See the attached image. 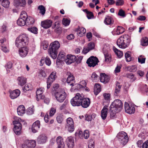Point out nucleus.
I'll use <instances>...</instances> for the list:
<instances>
[{
	"mask_svg": "<svg viewBox=\"0 0 148 148\" xmlns=\"http://www.w3.org/2000/svg\"><path fill=\"white\" fill-rule=\"evenodd\" d=\"M29 41L28 36L25 34H20L15 40V45L20 48L18 52L20 56L22 58L25 57L29 52L28 48L26 47L28 45Z\"/></svg>",
	"mask_w": 148,
	"mask_h": 148,
	"instance_id": "1",
	"label": "nucleus"
},
{
	"mask_svg": "<svg viewBox=\"0 0 148 148\" xmlns=\"http://www.w3.org/2000/svg\"><path fill=\"white\" fill-rule=\"evenodd\" d=\"M71 103L73 106H81L84 108L88 107L90 103V99L88 98H84L79 93H77L75 96L71 100Z\"/></svg>",
	"mask_w": 148,
	"mask_h": 148,
	"instance_id": "2",
	"label": "nucleus"
},
{
	"mask_svg": "<svg viewBox=\"0 0 148 148\" xmlns=\"http://www.w3.org/2000/svg\"><path fill=\"white\" fill-rule=\"evenodd\" d=\"M60 47V44L58 41H55L50 45L48 51L50 57L53 59H55L56 58L58 50Z\"/></svg>",
	"mask_w": 148,
	"mask_h": 148,
	"instance_id": "3",
	"label": "nucleus"
},
{
	"mask_svg": "<svg viewBox=\"0 0 148 148\" xmlns=\"http://www.w3.org/2000/svg\"><path fill=\"white\" fill-rule=\"evenodd\" d=\"M130 42L129 36L127 34H124L121 36L117 40L116 44L120 48L125 49L129 45Z\"/></svg>",
	"mask_w": 148,
	"mask_h": 148,
	"instance_id": "4",
	"label": "nucleus"
},
{
	"mask_svg": "<svg viewBox=\"0 0 148 148\" xmlns=\"http://www.w3.org/2000/svg\"><path fill=\"white\" fill-rule=\"evenodd\" d=\"M55 95L57 100L60 103L63 102L66 97V94L63 90L56 92Z\"/></svg>",
	"mask_w": 148,
	"mask_h": 148,
	"instance_id": "5",
	"label": "nucleus"
},
{
	"mask_svg": "<svg viewBox=\"0 0 148 148\" xmlns=\"http://www.w3.org/2000/svg\"><path fill=\"white\" fill-rule=\"evenodd\" d=\"M65 128L68 131L70 132H73L75 129L74 123L73 119L69 117L66 119V123Z\"/></svg>",
	"mask_w": 148,
	"mask_h": 148,
	"instance_id": "6",
	"label": "nucleus"
},
{
	"mask_svg": "<svg viewBox=\"0 0 148 148\" xmlns=\"http://www.w3.org/2000/svg\"><path fill=\"white\" fill-rule=\"evenodd\" d=\"M110 107L121 111L123 108V103L121 100L117 99L112 102Z\"/></svg>",
	"mask_w": 148,
	"mask_h": 148,
	"instance_id": "7",
	"label": "nucleus"
},
{
	"mask_svg": "<svg viewBox=\"0 0 148 148\" xmlns=\"http://www.w3.org/2000/svg\"><path fill=\"white\" fill-rule=\"evenodd\" d=\"M56 73V71H53L50 74L48 77L47 81V89H49L50 88L52 83L57 78Z\"/></svg>",
	"mask_w": 148,
	"mask_h": 148,
	"instance_id": "8",
	"label": "nucleus"
},
{
	"mask_svg": "<svg viewBox=\"0 0 148 148\" xmlns=\"http://www.w3.org/2000/svg\"><path fill=\"white\" fill-rule=\"evenodd\" d=\"M99 60L96 57L91 56L87 60L86 63L90 67H94L97 64Z\"/></svg>",
	"mask_w": 148,
	"mask_h": 148,
	"instance_id": "9",
	"label": "nucleus"
},
{
	"mask_svg": "<svg viewBox=\"0 0 148 148\" xmlns=\"http://www.w3.org/2000/svg\"><path fill=\"white\" fill-rule=\"evenodd\" d=\"M13 124L14 125L13 130L14 133L17 135H19L21 132V124L20 123L17 121H14L13 122Z\"/></svg>",
	"mask_w": 148,
	"mask_h": 148,
	"instance_id": "10",
	"label": "nucleus"
},
{
	"mask_svg": "<svg viewBox=\"0 0 148 148\" xmlns=\"http://www.w3.org/2000/svg\"><path fill=\"white\" fill-rule=\"evenodd\" d=\"M124 108L126 112L131 114L134 113L135 111L134 107L132 105H130L128 103L125 102Z\"/></svg>",
	"mask_w": 148,
	"mask_h": 148,
	"instance_id": "11",
	"label": "nucleus"
},
{
	"mask_svg": "<svg viewBox=\"0 0 148 148\" xmlns=\"http://www.w3.org/2000/svg\"><path fill=\"white\" fill-rule=\"evenodd\" d=\"M66 75L68 76L66 80L67 83L69 85L73 86L75 82L73 75L69 72H67Z\"/></svg>",
	"mask_w": 148,
	"mask_h": 148,
	"instance_id": "12",
	"label": "nucleus"
},
{
	"mask_svg": "<svg viewBox=\"0 0 148 148\" xmlns=\"http://www.w3.org/2000/svg\"><path fill=\"white\" fill-rule=\"evenodd\" d=\"M40 126L39 121L37 120L32 125V132L34 133L37 132L39 130Z\"/></svg>",
	"mask_w": 148,
	"mask_h": 148,
	"instance_id": "13",
	"label": "nucleus"
},
{
	"mask_svg": "<svg viewBox=\"0 0 148 148\" xmlns=\"http://www.w3.org/2000/svg\"><path fill=\"white\" fill-rule=\"evenodd\" d=\"M103 99L102 104L103 105H107L108 106L109 104L110 94L109 93H104L103 94Z\"/></svg>",
	"mask_w": 148,
	"mask_h": 148,
	"instance_id": "14",
	"label": "nucleus"
},
{
	"mask_svg": "<svg viewBox=\"0 0 148 148\" xmlns=\"http://www.w3.org/2000/svg\"><path fill=\"white\" fill-rule=\"evenodd\" d=\"M66 58L65 60V62L68 64L74 62L76 60V57L74 55H67Z\"/></svg>",
	"mask_w": 148,
	"mask_h": 148,
	"instance_id": "15",
	"label": "nucleus"
},
{
	"mask_svg": "<svg viewBox=\"0 0 148 148\" xmlns=\"http://www.w3.org/2000/svg\"><path fill=\"white\" fill-rule=\"evenodd\" d=\"M66 144L69 148H73L74 145L73 138L72 136L68 137L66 140Z\"/></svg>",
	"mask_w": 148,
	"mask_h": 148,
	"instance_id": "16",
	"label": "nucleus"
},
{
	"mask_svg": "<svg viewBox=\"0 0 148 148\" xmlns=\"http://www.w3.org/2000/svg\"><path fill=\"white\" fill-rule=\"evenodd\" d=\"M52 21L51 20H47L42 21L41 25L42 27L45 29H47L50 27L52 24Z\"/></svg>",
	"mask_w": 148,
	"mask_h": 148,
	"instance_id": "17",
	"label": "nucleus"
},
{
	"mask_svg": "<svg viewBox=\"0 0 148 148\" xmlns=\"http://www.w3.org/2000/svg\"><path fill=\"white\" fill-rule=\"evenodd\" d=\"M58 148H64L65 144L63 138L60 136L58 137L56 139Z\"/></svg>",
	"mask_w": 148,
	"mask_h": 148,
	"instance_id": "18",
	"label": "nucleus"
},
{
	"mask_svg": "<svg viewBox=\"0 0 148 148\" xmlns=\"http://www.w3.org/2000/svg\"><path fill=\"white\" fill-rule=\"evenodd\" d=\"M47 140V137L44 134L40 135L38 137L37 141L39 144H42L45 143Z\"/></svg>",
	"mask_w": 148,
	"mask_h": 148,
	"instance_id": "19",
	"label": "nucleus"
},
{
	"mask_svg": "<svg viewBox=\"0 0 148 148\" xmlns=\"http://www.w3.org/2000/svg\"><path fill=\"white\" fill-rule=\"evenodd\" d=\"M66 57V54L64 52L62 51L60 52L58 56L56 63L60 62H61L64 61H65Z\"/></svg>",
	"mask_w": 148,
	"mask_h": 148,
	"instance_id": "20",
	"label": "nucleus"
},
{
	"mask_svg": "<svg viewBox=\"0 0 148 148\" xmlns=\"http://www.w3.org/2000/svg\"><path fill=\"white\" fill-rule=\"evenodd\" d=\"M125 31V29L123 27L118 26L116 29H114L113 32V34L114 35H119L122 34Z\"/></svg>",
	"mask_w": 148,
	"mask_h": 148,
	"instance_id": "21",
	"label": "nucleus"
},
{
	"mask_svg": "<svg viewBox=\"0 0 148 148\" xmlns=\"http://www.w3.org/2000/svg\"><path fill=\"white\" fill-rule=\"evenodd\" d=\"M20 91L18 89H16L10 92V97L12 99L17 98L20 95Z\"/></svg>",
	"mask_w": 148,
	"mask_h": 148,
	"instance_id": "22",
	"label": "nucleus"
},
{
	"mask_svg": "<svg viewBox=\"0 0 148 148\" xmlns=\"http://www.w3.org/2000/svg\"><path fill=\"white\" fill-rule=\"evenodd\" d=\"M75 31L77 32V34L80 37L82 36L86 33V30L84 27H81L78 26L77 28L76 29Z\"/></svg>",
	"mask_w": 148,
	"mask_h": 148,
	"instance_id": "23",
	"label": "nucleus"
},
{
	"mask_svg": "<svg viewBox=\"0 0 148 148\" xmlns=\"http://www.w3.org/2000/svg\"><path fill=\"white\" fill-rule=\"evenodd\" d=\"M43 91V88H40L37 90L36 98L37 101L39 100V99H44L45 98V95H42Z\"/></svg>",
	"mask_w": 148,
	"mask_h": 148,
	"instance_id": "24",
	"label": "nucleus"
},
{
	"mask_svg": "<svg viewBox=\"0 0 148 148\" xmlns=\"http://www.w3.org/2000/svg\"><path fill=\"white\" fill-rule=\"evenodd\" d=\"M100 79L101 82L104 83H107L110 80L109 77L105 73L100 74Z\"/></svg>",
	"mask_w": 148,
	"mask_h": 148,
	"instance_id": "25",
	"label": "nucleus"
},
{
	"mask_svg": "<svg viewBox=\"0 0 148 148\" xmlns=\"http://www.w3.org/2000/svg\"><path fill=\"white\" fill-rule=\"evenodd\" d=\"M108 106L105 105L101 111V117L103 120L106 119L107 115V111L108 110Z\"/></svg>",
	"mask_w": 148,
	"mask_h": 148,
	"instance_id": "26",
	"label": "nucleus"
},
{
	"mask_svg": "<svg viewBox=\"0 0 148 148\" xmlns=\"http://www.w3.org/2000/svg\"><path fill=\"white\" fill-rule=\"evenodd\" d=\"M105 57V62L108 64L110 63L112 60V57L110 54L106 52H103Z\"/></svg>",
	"mask_w": 148,
	"mask_h": 148,
	"instance_id": "27",
	"label": "nucleus"
},
{
	"mask_svg": "<svg viewBox=\"0 0 148 148\" xmlns=\"http://www.w3.org/2000/svg\"><path fill=\"white\" fill-rule=\"evenodd\" d=\"M26 3L25 0H14V4L16 7L24 6Z\"/></svg>",
	"mask_w": 148,
	"mask_h": 148,
	"instance_id": "28",
	"label": "nucleus"
},
{
	"mask_svg": "<svg viewBox=\"0 0 148 148\" xmlns=\"http://www.w3.org/2000/svg\"><path fill=\"white\" fill-rule=\"evenodd\" d=\"M25 108L23 105L19 106L17 108V112L18 115L22 116L25 113Z\"/></svg>",
	"mask_w": 148,
	"mask_h": 148,
	"instance_id": "29",
	"label": "nucleus"
},
{
	"mask_svg": "<svg viewBox=\"0 0 148 148\" xmlns=\"http://www.w3.org/2000/svg\"><path fill=\"white\" fill-rule=\"evenodd\" d=\"M18 84L21 86H24L26 83V79L23 77H19L17 78Z\"/></svg>",
	"mask_w": 148,
	"mask_h": 148,
	"instance_id": "30",
	"label": "nucleus"
},
{
	"mask_svg": "<svg viewBox=\"0 0 148 148\" xmlns=\"http://www.w3.org/2000/svg\"><path fill=\"white\" fill-rule=\"evenodd\" d=\"M125 56L126 61L127 62H130L134 59V58L131 56V52L130 51L126 52Z\"/></svg>",
	"mask_w": 148,
	"mask_h": 148,
	"instance_id": "31",
	"label": "nucleus"
},
{
	"mask_svg": "<svg viewBox=\"0 0 148 148\" xmlns=\"http://www.w3.org/2000/svg\"><path fill=\"white\" fill-rule=\"evenodd\" d=\"M111 108L110 107V117L111 118L113 119L115 117L116 114L120 111H118L117 110H116L112 108Z\"/></svg>",
	"mask_w": 148,
	"mask_h": 148,
	"instance_id": "32",
	"label": "nucleus"
},
{
	"mask_svg": "<svg viewBox=\"0 0 148 148\" xmlns=\"http://www.w3.org/2000/svg\"><path fill=\"white\" fill-rule=\"evenodd\" d=\"M101 86L98 84H96L94 87V93L95 95H97L101 91Z\"/></svg>",
	"mask_w": 148,
	"mask_h": 148,
	"instance_id": "33",
	"label": "nucleus"
},
{
	"mask_svg": "<svg viewBox=\"0 0 148 148\" xmlns=\"http://www.w3.org/2000/svg\"><path fill=\"white\" fill-rule=\"evenodd\" d=\"M104 23L107 25H110L113 24V21L112 18L110 16H107L104 20Z\"/></svg>",
	"mask_w": 148,
	"mask_h": 148,
	"instance_id": "34",
	"label": "nucleus"
},
{
	"mask_svg": "<svg viewBox=\"0 0 148 148\" xmlns=\"http://www.w3.org/2000/svg\"><path fill=\"white\" fill-rule=\"evenodd\" d=\"M121 86L120 84V83L117 82L116 84V86L114 92V95L115 96H118L119 93Z\"/></svg>",
	"mask_w": 148,
	"mask_h": 148,
	"instance_id": "35",
	"label": "nucleus"
},
{
	"mask_svg": "<svg viewBox=\"0 0 148 148\" xmlns=\"http://www.w3.org/2000/svg\"><path fill=\"white\" fill-rule=\"evenodd\" d=\"M127 136V134L123 132H121L119 133L116 136L117 138H118V140H119Z\"/></svg>",
	"mask_w": 148,
	"mask_h": 148,
	"instance_id": "36",
	"label": "nucleus"
},
{
	"mask_svg": "<svg viewBox=\"0 0 148 148\" xmlns=\"http://www.w3.org/2000/svg\"><path fill=\"white\" fill-rule=\"evenodd\" d=\"M96 115L94 113L92 114L91 115L86 114L85 115V120L87 121H91L92 119H94Z\"/></svg>",
	"mask_w": 148,
	"mask_h": 148,
	"instance_id": "37",
	"label": "nucleus"
},
{
	"mask_svg": "<svg viewBox=\"0 0 148 148\" xmlns=\"http://www.w3.org/2000/svg\"><path fill=\"white\" fill-rule=\"evenodd\" d=\"M26 25H29L33 24L35 22L34 18L31 16H29L26 20Z\"/></svg>",
	"mask_w": 148,
	"mask_h": 148,
	"instance_id": "38",
	"label": "nucleus"
},
{
	"mask_svg": "<svg viewBox=\"0 0 148 148\" xmlns=\"http://www.w3.org/2000/svg\"><path fill=\"white\" fill-rule=\"evenodd\" d=\"M0 3L5 8H8L10 4V2L8 0H0Z\"/></svg>",
	"mask_w": 148,
	"mask_h": 148,
	"instance_id": "39",
	"label": "nucleus"
},
{
	"mask_svg": "<svg viewBox=\"0 0 148 148\" xmlns=\"http://www.w3.org/2000/svg\"><path fill=\"white\" fill-rule=\"evenodd\" d=\"M126 77L130 79V81L133 82L136 79L135 76L134 74L130 73H127L126 75Z\"/></svg>",
	"mask_w": 148,
	"mask_h": 148,
	"instance_id": "40",
	"label": "nucleus"
},
{
	"mask_svg": "<svg viewBox=\"0 0 148 148\" xmlns=\"http://www.w3.org/2000/svg\"><path fill=\"white\" fill-rule=\"evenodd\" d=\"M113 49L115 54L118 56V58H120L122 57L123 55L122 51L119 50L118 49L114 47H113Z\"/></svg>",
	"mask_w": 148,
	"mask_h": 148,
	"instance_id": "41",
	"label": "nucleus"
},
{
	"mask_svg": "<svg viewBox=\"0 0 148 148\" xmlns=\"http://www.w3.org/2000/svg\"><path fill=\"white\" fill-rule=\"evenodd\" d=\"M36 142L35 140H32L28 141L27 145L29 148L31 147L34 148L36 146Z\"/></svg>",
	"mask_w": 148,
	"mask_h": 148,
	"instance_id": "42",
	"label": "nucleus"
},
{
	"mask_svg": "<svg viewBox=\"0 0 148 148\" xmlns=\"http://www.w3.org/2000/svg\"><path fill=\"white\" fill-rule=\"evenodd\" d=\"M17 23L18 26H23L26 25V21L19 18L17 21Z\"/></svg>",
	"mask_w": 148,
	"mask_h": 148,
	"instance_id": "43",
	"label": "nucleus"
},
{
	"mask_svg": "<svg viewBox=\"0 0 148 148\" xmlns=\"http://www.w3.org/2000/svg\"><path fill=\"white\" fill-rule=\"evenodd\" d=\"M38 9L40 11L39 13L42 16H44L46 11L45 8L44 6L42 5L39 6L38 7Z\"/></svg>",
	"mask_w": 148,
	"mask_h": 148,
	"instance_id": "44",
	"label": "nucleus"
},
{
	"mask_svg": "<svg viewBox=\"0 0 148 148\" xmlns=\"http://www.w3.org/2000/svg\"><path fill=\"white\" fill-rule=\"evenodd\" d=\"M27 30L30 32L34 34H37L38 33V29L35 26L29 27L27 29Z\"/></svg>",
	"mask_w": 148,
	"mask_h": 148,
	"instance_id": "45",
	"label": "nucleus"
},
{
	"mask_svg": "<svg viewBox=\"0 0 148 148\" xmlns=\"http://www.w3.org/2000/svg\"><path fill=\"white\" fill-rule=\"evenodd\" d=\"M141 45L142 46H147L148 45V38L147 37H145L142 39Z\"/></svg>",
	"mask_w": 148,
	"mask_h": 148,
	"instance_id": "46",
	"label": "nucleus"
},
{
	"mask_svg": "<svg viewBox=\"0 0 148 148\" xmlns=\"http://www.w3.org/2000/svg\"><path fill=\"white\" fill-rule=\"evenodd\" d=\"M128 137L126 136V137L119 140V141L120 142L121 144L122 145V147L124 146L128 142Z\"/></svg>",
	"mask_w": 148,
	"mask_h": 148,
	"instance_id": "47",
	"label": "nucleus"
},
{
	"mask_svg": "<svg viewBox=\"0 0 148 148\" xmlns=\"http://www.w3.org/2000/svg\"><path fill=\"white\" fill-rule=\"evenodd\" d=\"M146 58L143 55H140L138 58V62L141 64H144L145 63Z\"/></svg>",
	"mask_w": 148,
	"mask_h": 148,
	"instance_id": "48",
	"label": "nucleus"
},
{
	"mask_svg": "<svg viewBox=\"0 0 148 148\" xmlns=\"http://www.w3.org/2000/svg\"><path fill=\"white\" fill-rule=\"evenodd\" d=\"M28 17V16L27 13L25 11H22L21 13L19 18H22L25 21H26Z\"/></svg>",
	"mask_w": 148,
	"mask_h": 148,
	"instance_id": "49",
	"label": "nucleus"
},
{
	"mask_svg": "<svg viewBox=\"0 0 148 148\" xmlns=\"http://www.w3.org/2000/svg\"><path fill=\"white\" fill-rule=\"evenodd\" d=\"M78 88H84L86 87V83L85 80H82L80 82V84H77Z\"/></svg>",
	"mask_w": 148,
	"mask_h": 148,
	"instance_id": "50",
	"label": "nucleus"
},
{
	"mask_svg": "<svg viewBox=\"0 0 148 148\" xmlns=\"http://www.w3.org/2000/svg\"><path fill=\"white\" fill-rule=\"evenodd\" d=\"M128 71L131 72H135L137 70V66L135 65L129 66L127 67Z\"/></svg>",
	"mask_w": 148,
	"mask_h": 148,
	"instance_id": "51",
	"label": "nucleus"
},
{
	"mask_svg": "<svg viewBox=\"0 0 148 148\" xmlns=\"http://www.w3.org/2000/svg\"><path fill=\"white\" fill-rule=\"evenodd\" d=\"M91 78L93 82H96L99 78V76L95 73L93 72Z\"/></svg>",
	"mask_w": 148,
	"mask_h": 148,
	"instance_id": "52",
	"label": "nucleus"
},
{
	"mask_svg": "<svg viewBox=\"0 0 148 148\" xmlns=\"http://www.w3.org/2000/svg\"><path fill=\"white\" fill-rule=\"evenodd\" d=\"M56 119L58 123H61L63 121V115L62 114H59L57 117Z\"/></svg>",
	"mask_w": 148,
	"mask_h": 148,
	"instance_id": "53",
	"label": "nucleus"
},
{
	"mask_svg": "<svg viewBox=\"0 0 148 148\" xmlns=\"http://www.w3.org/2000/svg\"><path fill=\"white\" fill-rule=\"evenodd\" d=\"M38 77L40 78L45 77H46L47 75L45 71L43 70H40L38 73Z\"/></svg>",
	"mask_w": 148,
	"mask_h": 148,
	"instance_id": "54",
	"label": "nucleus"
},
{
	"mask_svg": "<svg viewBox=\"0 0 148 148\" xmlns=\"http://www.w3.org/2000/svg\"><path fill=\"white\" fill-rule=\"evenodd\" d=\"M70 21L67 18H63L62 20V24L63 25L65 26H67L69 25L70 23Z\"/></svg>",
	"mask_w": 148,
	"mask_h": 148,
	"instance_id": "55",
	"label": "nucleus"
},
{
	"mask_svg": "<svg viewBox=\"0 0 148 148\" xmlns=\"http://www.w3.org/2000/svg\"><path fill=\"white\" fill-rule=\"evenodd\" d=\"M118 15L123 18L125 17L126 16L125 11L122 9H120L119 10Z\"/></svg>",
	"mask_w": 148,
	"mask_h": 148,
	"instance_id": "56",
	"label": "nucleus"
},
{
	"mask_svg": "<svg viewBox=\"0 0 148 148\" xmlns=\"http://www.w3.org/2000/svg\"><path fill=\"white\" fill-rule=\"evenodd\" d=\"M44 59L45 64L49 66L51 64V62L49 57L48 56H47Z\"/></svg>",
	"mask_w": 148,
	"mask_h": 148,
	"instance_id": "57",
	"label": "nucleus"
},
{
	"mask_svg": "<svg viewBox=\"0 0 148 148\" xmlns=\"http://www.w3.org/2000/svg\"><path fill=\"white\" fill-rule=\"evenodd\" d=\"M89 132L88 130H86L84 132L83 134V138L85 139H87L89 137Z\"/></svg>",
	"mask_w": 148,
	"mask_h": 148,
	"instance_id": "58",
	"label": "nucleus"
},
{
	"mask_svg": "<svg viewBox=\"0 0 148 148\" xmlns=\"http://www.w3.org/2000/svg\"><path fill=\"white\" fill-rule=\"evenodd\" d=\"M95 47V44L94 43L92 42H90L88 45V47L91 50L94 49Z\"/></svg>",
	"mask_w": 148,
	"mask_h": 148,
	"instance_id": "59",
	"label": "nucleus"
},
{
	"mask_svg": "<svg viewBox=\"0 0 148 148\" xmlns=\"http://www.w3.org/2000/svg\"><path fill=\"white\" fill-rule=\"evenodd\" d=\"M48 42L45 40L43 41L42 43L43 48L44 50H46L48 47Z\"/></svg>",
	"mask_w": 148,
	"mask_h": 148,
	"instance_id": "60",
	"label": "nucleus"
},
{
	"mask_svg": "<svg viewBox=\"0 0 148 148\" xmlns=\"http://www.w3.org/2000/svg\"><path fill=\"white\" fill-rule=\"evenodd\" d=\"M2 50L5 53L9 51V50L7 47L5 45H1Z\"/></svg>",
	"mask_w": 148,
	"mask_h": 148,
	"instance_id": "61",
	"label": "nucleus"
},
{
	"mask_svg": "<svg viewBox=\"0 0 148 148\" xmlns=\"http://www.w3.org/2000/svg\"><path fill=\"white\" fill-rule=\"evenodd\" d=\"M87 17L88 19L92 18L94 17V15L92 12H89L87 14Z\"/></svg>",
	"mask_w": 148,
	"mask_h": 148,
	"instance_id": "62",
	"label": "nucleus"
},
{
	"mask_svg": "<svg viewBox=\"0 0 148 148\" xmlns=\"http://www.w3.org/2000/svg\"><path fill=\"white\" fill-rule=\"evenodd\" d=\"M124 2L123 0H117L116 2V5H122L124 4Z\"/></svg>",
	"mask_w": 148,
	"mask_h": 148,
	"instance_id": "63",
	"label": "nucleus"
},
{
	"mask_svg": "<svg viewBox=\"0 0 148 148\" xmlns=\"http://www.w3.org/2000/svg\"><path fill=\"white\" fill-rule=\"evenodd\" d=\"M12 66V64L10 62H8L6 66H5V68L6 69L7 71H8V69H10Z\"/></svg>",
	"mask_w": 148,
	"mask_h": 148,
	"instance_id": "64",
	"label": "nucleus"
}]
</instances>
